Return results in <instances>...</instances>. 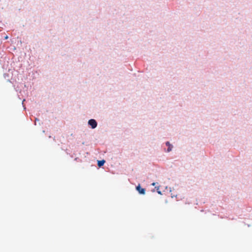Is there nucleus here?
Segmentation results:
<instances>
[{
  "instance_id": "nucleus-1",
  "label": "nucleus",
  "mask_w": 252,
  "mask_h": 252,
  "mask_svg": "<svg viewBox=\"0 0 252 252\" xmlns=\"http://www.w3.org/2000/svg\"><path fill=\"white\" fill-rule=\"evenodd\" d=\"M89 125L91 126L92 128H94L97 126V123L94 119H91L88 122Z\"/></svg>"
},
{
  "instance_id": "nucleus-2",
  "label": "nucleus",
  "mask_w": 252,
  "mask_h": 252,
  "mask_svg": "<svg viewBox=\"0 0 252 252\" xmlns=\"http://www.w3.org/2000/svg\"><path fill=\"white\" fill-rule=\"evenodd\" d=\"M136 190L138 191L140 194H145V189L144 188H142L140 185L136 187Z\"/></svg>"
},
{
  "instance_id": "nucleus-3",
  "label": "nucleus",
  "mask_w": 252,
  "mask_h": 252,
  "mask_svg": "<svg viewBox=\"0 0 252 252\" xmlns=\"http://www.w3.org/2000/svg\"><path fill=\"white\" fill-rule=\"evenodd\" d=\"M166 146H168V148H167V152H169L172 150V149L173 148V146L169 142H166Z\"/></svg>"
},
{
  "instance_id": "nucleus-4",
  "label": "nucleus",
  "mask_w": 252,
  "mask_h": 252,
  "mask_svg": "<svg viewBox=\"0 0 252 252\" xmlns=\"http://www.w3.org/2000/svg\"><path fill=\"white\" fill-rule=\"evenodd\" d=\"M104 162H105V160H98V162H97V165L99 167H101V166H102L104 164Z\"/></svg>"
},
{
  "instance_id": "nucleus-5",
  "label": "nucleus",
  "mask_w": 252,
  "mask_h": 252,
  "mask_svg": "<svg viewBox=\"0 0 252 252\" xmlns=\"http://www.w3.org/2000/svg\"><path fill=\"white\" fill-rule=\"evenodd\" d=\"M155 188L156 189L158 193L159 194H161V191L159 190V187H156Z\"/></svg>"
},
{
  "instance_id": "nucleus-6",
  "label": "nucleus",
  "mask_w": 252,
  "mask_h": 252,
  "mask_svg": "<svg viewBox=\"0 0 252 252\" xmlns=\"http://www.w3.org/2000/svg\"><path fill=\"white\" fill-rule=\"evenodd\" d=\"M155 185H156L155 183H153L152 184V185L154 186H155Z\"/></svg>"
}]
</instances>
